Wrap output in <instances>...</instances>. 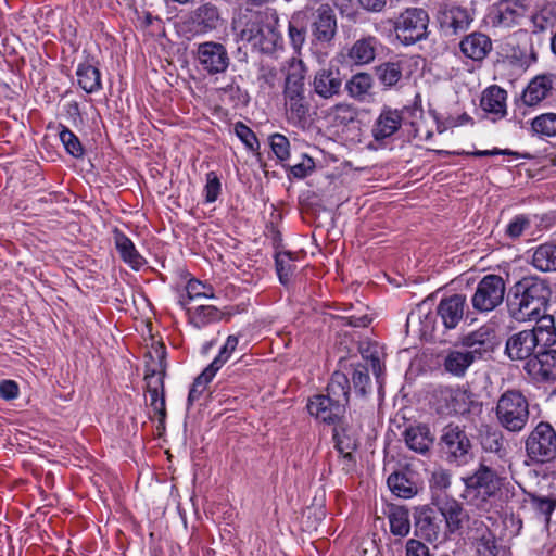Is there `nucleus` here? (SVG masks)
I'll use <instances>...</instances> for the list:
<instances>
[{"mask_svg":"<svg viewBox=\"0 0 556 556\" xmlns=\"http://www.w3.org/2000/svg\"><path fill=\"white\" fill-rule=\"evenodd\" d=\"M552 295L547 279L536 275L525 276L508 291L507 309L517 321L538 319L545 311Z\"/></svg>","mask_w":556,"mask_h":556,"instance_id":"obj_1","label":"nucleus"},{"mask_svg":"<svg viewBox=\"0 0 556 556\" xmlns=\"http://www.w3.org/2000/svg\"><path fill=\"white\" fill-rule=\"evenodd\" d=\"M506 466L493 464L491 457H482L472 473L463 477V497L479 508L496 497L507 483Z\"/></svg>","mask_w":556,"mask_h":556,"instance_id":"obj_2","label":"nucleus"},{"mask_svg":"<svg viewBox=\"0 0 556 556\" xmlns=\"http://www.w3.org/2000/svg\"><path fill=\"white\" fill-rule=\"evenodd\" d=\"M556 344V328L551 315L539 318L538 324L528 330H522L510 336L505 345V353L510 359L526 361L546 346Z\"/></svg>","mask_w":556,"mask_h":556,"instance_id":"obj_3","label":"nucleus"},{"mask_svg":"<svg viewBox=\"0 0 556 556\" xmlns=\"http://www.w3.org/2000/svg\"><path fill=\"white\" fill-rule=\"evenodd\" d=\"M306 64L299 58L288 61V70L283 85L285 109L289 121L295 124L305 123L309 115L311 103L306 96Z\"/></svg>","mask_w":556,"mask_h":556,"instance_id":"obj_4","label":"nucleus"},{"mask_svg":"<svg viewBox=\"0 0 556 556\" xmlns=\"http://www.w3.org/2000/svg\"><path fill=\"white\" fill-rule=\"evenodd\" d=\"M495 413L503 428L510 432H519L529 420V402L520 391L507 390L500 396Z\"/></svg>","mask_w":556,"mask_h":556,"instance_id":"obj_5","label":"nucleus"},{"mask_svg":"<svg viewBox=\"0 0 556 556\" xmlns=\"http://www.w3.org/2000/svg\"><path fill=\"white\" fill-rule=\"evenodd\" d=\"M439 445L445 459L451 464L462 466L471 457V441L465 428L453 422L446 425L441 431Z\"/></svg>","mask_w":556,"mask_h":556,"instance_id":"obj_6","label":"nucleus"},{"mask_svg":"<svg viewBox=\"0 0 556 556\" xmlns=\"http://www.w3.org/2000/svg\"><path fill=\"white\" fill-rule=\"evenodd\" d=\"M527 456L538 464L556 458V431L545 421L539 422L526 440Z\"/></svg>","mask_w":556,"mask_h":556,"instance_id":"obj_7","label":"nucleus"},{"mask_svg":"<svg viewBox=\"0 0 556 556\" xmlns=\"http://www.w3.org/2000/svg\"><path fill=\"white\" fill-rule=\"evenodd\" d=\"M504 279L494 274L484 276L477 285L471 296V305L477 313H490L498 307L505 296Z\"/></svg>","mask_w":556,"mask_h":556,"instance_id":"obj_8","label":"nucleus"},{"mask_svg":"<svg viewBox=\"0 0 556 556\" xmlns=\"http://www.w3.org/2000/svg\"><path fill=\"white\" fill-rule=\"evenodd\" d=\"M303 11L309 16V27L313 41L318 45H330L338 31L337 16L333 9L327 4L317 8L306 5Z\"/></svg>","mask_w":556,"mask_h":556,"instance_id":"obj_9","label":"nucleus"},{"mask_svg":"<svg viewBox=\"0 0 556 556\" xmlns=\"http://www.w3.org/2000/svg\"><path fill=\"white\" fill-rule=\"evenodd\" d=\"M429 15L424 9L412 8L402 12L394 23L396 37L404 45H413L426 38Z\"/></svg>","mask_w":556,"mask_h":556,"instance_id":"obj_10","label":"nucleus"},{"mask_svg":"<svg viewBox=\"0 0 556 556\" xmlns=\"http://www.w3.org/2000/svg\"><path fill=\"white\" fill-rule=\"evenodd\" d=\"M194 59L202 71L210 76L225 74L230 65L227 48L218 41H204L197 45Z\"/></svg>","mask_w":556,"mask_h":556,"instance_id":"obj_11","label":"nucleus"},{"mask_svg":"<svg viewBox=\"0 0 556 556\" xmlns=\"http://www.w3.org/2000/svg\"><path fill=\"white\" fill-rule=\"evenodd\" d=\"M160 353V371L156 369L147 368L144 374V380L147 382V392L150 396V406L153 408L155 414L160 416V419L166 417L165 396H164V375L165 368L163 366V359L165 357V349L162 345L161 350H156Z\"/></svg>","mask_w":556,"mask_h":556,"instance_id":"obj_12","label":"nucleus"},{"mask_svg":"<svg viewBox=\"0 0 556 556\" xmlns=\"http://www.w3.org/2000/svg\"><path fill=\"white\" fill-rule=\"evenodd\" d=\"M312 86L319 98L329 100L342 93L344 77L338 66L328 65L315 72Z\"/></svg>","mask_w":556,"mask_h":556,"instance_id":"obj_13","label":"nucleus"},{"mask_svg":"<svg viewBox=\"0 0 556 556\" xmlns=\"http://www.w3.org/2000/svg\"><path fill=\"white\" fill-rule=\"evenodd\" d=\"M495 331L489 325H483L460 339L462 348L472 355L475 361L481 359L485 354L493 352L495 348Z\"/></svg>","mask_w":556,"mask_h":556,"instance_id":"obj_14","label":"nucleus"},{"mask_svg":"<svg viewBox=\"0 0 556 556\" xmlns=\"http://www.w3.org/2000/svg\"><path fill=\"white\" fill-rule=\"evenodd\" d=\"M441 518L429 506L417 507L414 511V534L427 542H435L441 534Z\"/></svg>","mask_w":556,"mask_h":556,"instance_id":"obj_15","label":"nucleus"},{"mask_svg":"<svg viewBox=\"0 0 556 556\" xmlns=\"http://www.w3.org/2000/svg\"><path fill=\"white\" fill-rule=\"evenodd\" d=\"M439 22L445 33L456 35L468 29L472 22V15L466 8L444 3L439 10Z\"/></svg>","mask_w":556,"mask_h":556,"instance_id":"obj_16","label":"nucleus"},{"mask_svg":"<svg viewBox=\"0 0 556 556\" xmlns=\"http://www.w3.org/2000/svg\"><path fill=\"white\" fill-rule=\"evenodd\" d=\"M525 370L534 379L556 381V349L546 346L525 364Z\"/></svg>","mask_w":556,"mask_h":556,"instance_id":"obj_17","label":"nucleus"},{"mask_svg":"<svg viewBox=\"0 0 556 556\" xmlns=\"http://www.w3.org/2000/svg\"><path fill=\"white\" fill-rule=\"evenodd\" d=\"M437 316V312L433 313L429 304H419L408 314L406 328L421 339L428 340L433 336Z\"/></svg>","mask_w":556,"mask_h":556,"instance_id":"obj_18","label":"nucleus"},{"mask_svg":"<svg viewBox=\"0 0 556 556\" xmlns=\"http://www.w3.org/2000/svg\"><path fill=\"white\" fill-rule=\"evenodd\" d=\"M479 440L482 451L486 454L485 457H491L493 464L504 466L508 464L507 442L500 430L485 427L480 430Z\"/></svg>","mask_w":556,"mask_h":556,"instance_id":"obj_19","label":"nucleus"},{"mask_svg":"<svg viewBox=\"0 0 556 556\" xmlns=\"http://www.w3.org/2000/svg\"><path fill=\"white\" fill-rule=\"evenodd\" d=\"M466 308V295L456 293L445 296L440 301L437 307V315L441 318L446 329H454L463 320Z\"/></svg>","mask_w":556,"mask_h":556,"instance_id":"obj_20","label":"nucleus"},{"mask_svg":"<svg viewBox=\"0 0 556 556\" xmlns=\"http://www.w3.org/2000/svg\"><path fill=\"white\" fill-rule=\"evenodd\" d=\"M308 413L316 419L328 425H336L345 410L324 394L314 395L307 403Z\"/></svg>","mask_w":556,"mask_h":556,"instance_id":"obj_21","label":"nucleus"},{"mask_svg":"<svg viewBox=\"0 0 556 556\" xmlns=\"http://www.w3.org/2000/svg\"><path fill=\"white\" fill-rule=\"evenodd\" d=\"M434 504L438 506L439 515L444 518L446 530L450 533L463 528L464 522L468 519V514L462 503L453 497L445 496L438 498Z\"/></svg>","mask_w":556,"mask_h":556,"instance_id":"obj_22","label":"nucleus"},{"mask_svg":"<svg viewBox=\"0 0 556 556\" xmlns=\"http://www.w3.org/2000/svg\"><path fill=\"white\" fill-rule=\"evenodd\" d=\"M438 397L445 403L447 414H465L470 410V404L475 403L472 393L462 388H441Z\"/></svg>","mask_w":556,"mask_h":556,"instance_id":"obj_23","label":"nucleus"},{"mask_svg":"<svg viewBox=\"0 0 556 556\" xmlns=\"http://www.w3.org/2000/svg\"><path fill=\"white\" fill-rule=\"evenodd\" d=\"M555 81V74H542L535 76L533 79H531L522 93L523 103L528 106L539 104L549 96Z\"/></svg>","mask_w":556,"mask_h":556,"instance_id":"obj_24","label":"nucleus"},{"mask_svg":"<svg viewBox=\"0 0 556 556\" xmlns=\"http://www.w3.org/2000/svg\"><path fill=\"white\" fill-rule=\"evenodd\" d=\"M219 11L213 3H204L194 9L189 16V23L197 33H208L218 27Z\"/></svg>","mask_w":556,"mask_h":556,"instance_id":"obj_25","label":"nucleus"},{"mask_svg":"<svg viewBox=\"0 0 556 556\" xmlns=\"http://www.w3.org/2000/svg\"><path fill=\"white\" fill-rule=\"evenodd\" d=\"M401 125V112L399 110L384 106L372 126V137L376 141H383L394 135L400 129Z\"/></svg>","mask_w":556,"mask_h":556,"instance_id":"obj_26","label":"nucleus"},{"mask_svg":"<svg viewBox=\"0 0 556 556\" xmlns=\"http://www.w3.org/2000/svg\"><path fill=\"white\" fill-rule=\"evenodd\" d=\"M379 40L371 35L357 39L348 51L349 61L358 66L370 64L377 53Z\"/></svg>","mask_w":556,"mask_h":556,"instance_id":"obj_27","label":"nucleus"},{"mask_svg":"<svg viewBox=\"0 0 556 556\" xmlns=\"http://www.w3.org/2000/svg\"><path fill=\"white\" fill-rule=\"evenodd\" d=\"M459 47L466 58L482 61L492 50V41L482 33H472L460 41Z\"/></svg>","mask_w":556,"mask_h":556,"instance_id":"obj_28","label":"nucleus"},{"mask_svg":"<svg viewBox=\"0 0 556 556\" xmlns=\"http://www.w3.org/2000/svg\"><path fill=\"white\" fill-rule=\"evenodd\" d=\"M506 99L507 92L504 89L492 86L482 93L480 105L484 112L493 115V121H496L506 115Z\"/></svg>","mask_w":556,"mask_h":556,"instance_id":"obj_29","label":"nucleus"},{"mask_svg":"<svg viewBox=\"0 0 556 556\" xmlns=\"http://www.w3.org/2000/svg\"><path fill=\"white\" fill-rule=\"evenodd\" d=\"M403 435L407 447L422 455L429 452L434 441L427 425L412 426L404 431Z\"/></svg>","mask_w":556,"mask_h":556,"instance_id":"obj_30","label":"nucleus"},{"mask_svg":"<svg viewBox=\"0 0 556 556\" xmlns=\"http://www.w3.org/2000/svg\"><path fill=\"white\" fill-rule=\"evenodd\" d=\"M522 14V4L518 0H502L491 13L494 26L510 27Z\"/></svg>","mask_w":556,"mask_h":556,"instance_id":"obj_31","label":"nucleus"},{"mask_svg":"<svg viewBox=\"0 0 556 556\" xmlns=\"http://www.w3.org/2000/svg\"><path fill=\"white\" fill-rule=\"evenodd\" d=\"M309 16L303 10L294 12L288 24V37L295 53L300 54L306 42Z\"/></svg>","mask_w":556,"mask_h":556,"instance_id":"obj_32","label":"nucleus"},{"mask_svg":"<svg viewBox=\"0 0 556 556\" xmlns=\"http://www.w3.org/2000/svg\"><path fill=\"white\" fill-rule=\"evenodd\" d=\"M403 63L387 61L374 67V74L383 90L397 88L403 78Z\"/></svg>","mask_w":556,"mask_h":556,"instance_id":"obj_33","label":"nucleus"},{"mask_svg":"<svg viewBox=\"0 0 556 556\" xmlns=\"http://www.w3.org/2000/svg\"><path fill=\"white\" fill-rule=\"evenodd\" d=\"M530 264L541 273L556 271V242L549 241L533 248Z\"/></svg>","mask_w":556,"mask_h":556,"instance_id":"obj_34","label":"nucleus"},{"mask_svg":"<svg viewBox=\"0 0 556 556\" xmlns=\"http://www.w3.org/2000/svg\"><path fill=\"white\" fill-rule=\"evenodd\" d=\"M114 242L121 258L132 269L138 270L144 264V258L137 251L134 242L121 230H114Z\"/></svg>","mask_w":556,"mask_h":556,"instance_id":"obj_35","label":"nucleus"},{"mask_svg":"<svg viewBox=\"0 0 556 556\" xmlns=\"http://www.w3.org/2000/svg\"><path fill=\"white\" fill-rule=\"evenodd\" d=\"M350 380L349 377L341 371H334L331 376L330 381L326 388V396L334 402L336 404L343 406L345 410L350 399Z\"/></svg>","mask_w":556,"mask_h":556,"instance_id":"obj_36","label":"nucleus"},{"mask_svg":"<svg viewBox=\"0 0 556 556\" xmlns=\"http://www.w3.org/2000/svg\"><path fill=\"white\" fill-rule=\"evenodd\" d=\"M390 491L402 498H410L418 493V484L413 480L410 471H395L388 477Z\"/></svg>","mask_w":556,"mask_h":556,"instance_id":"obj_37","label":"nucleus"},{"mask_svg":"<svg viewBox=\"0 0 556 556\" xmlns=\"http://www.w3.org/2000/svg\"><path fill=\"white\" fill-rule=\"evenodd\" d=\"M372 88L374 78L366 72L356 73L344 83L348 94L359 102L365 101L371 94Z\"/></svg>","mask_w":556,"mask_h":556,"instance_id":"obj_38","label":"nucleus"},{"mask_svg":"<svg viewBox=\"0 0 556 556\" xmlns=\"http://www.w3.org/2000/svg\"><path fill=\"white\" fill-rule=\"evenodd\" d=\"M475 362L472 355H469L464 349H454L450 350L444 357L443 367L455 377H464Z\"/></svg>","mask_w":556,"mask_h":556,"instance_id":"obj_39","label":"nucleus"},{"mask_svg":"<svg viewBox=\"0 0 556 556\" xmlns=\"http://www.w3.org/2000/svg\"><path fill=\"white\" fill-rule=\"evenodd\" d=\"M78 86L87 93H94L102 89L101 73L94 65L85 62L76 70Z\"/></svg>","mask_w":556,"mask_h":556,"instance_id":"obj_40","label":"nucleus"},{"mask_svg":"<svg viewBox=\"0 0 556 556\" xmlns=\"http://www.w3.org/2000/svg\"><path fill=\"white\" fill-rule=\"evenodd\" d=\"M390 531L393 535L404 538L410 531L409 511L404 506H391L388 514Z\"/></svg>","mask_w":556,"mask_h":556,"instance_id":"obj_41","label":"nucleus"},{"mask_svg":"<svg viewBox=\"0 0 556 556\" xmlns=\"http://www.w3.org/2000/svg\"><path fill=\"white\" fill-rule=\"evenodd\" d=\"M333 440L338 452L356 451L359 445L358 433L355 429L339 425L333 429Z\"/></svg>","mask_w":556,"mask_h":556,"instance_id":"obj_42","label":"nucleus"},{"mask_svg":"<svg viewBox=\"0 0 556 556\" xmlns=\"http://www.w3.org/2000/svg\"><path fill=\"white\" fill-rule=\"evenodd\" d=\"M275 264L279 281L286 286L296 268L292 253L289 251L276 253Z\"/></svg>","mask_w":556,"mask_h":556,"instance_id":"obj_43","label":"nucleus"},{"mask_svg":"<svg viewBox=\"0 0 556 556\" xmlns=\"http://www.w3.org/2000/svg\"><path fill=\"white\" fill-rule=\"evenodd\" d=\"M328 116L333 126H348L356 119L357 111L349 103H338L330 108Z\"/></svg>","mask_w":556,"mask_h":556,"instance_id":"obj_44","label":"nucleus"},{"mask_svg":"<svg viewBox=\"0 0 556 556\" xmlns=\"http://www.w3.org/2000/svg\"><path fill=\"white\" fill-rule=\"evenodd\" d=\"M222 317L219 309L213 305L198 306L190 317L191 324L201 329L211 323L218 321Z\"/></svg>","mask_w":556,"mask_h":556,"instance_id":"obj_45","label":"nucleus"},{"mask_svg":"<svg viewBox=\"0 0 556 556\" xmlns=\"http://www.w3.org/2000/svg\"><path fill=\"white\" fill-rule=\"evenodd\" d=\"M256 35L254 47H257L264 53L273 52L280 39L279 33L270 25H263Z\"/></svg>","mask_w":556,"mask_h":556,"instance_id":"obj_46","label":"nucleus"},{"mask_svg":"<svg viewBox=\"0 0 556 556\" xmlns=\"http://www.w3.org/2000/svg\"><path fill=\"white\" fill-rule=\"evenodd\" d=\"M528 502L534 511L545 517L546 522L549 521L551 515L556 508V495L543 496L528 493Z\"/></svg>","mask_w":556,"mask_h":556,"instance_id":"obj_47","label":"nucleus"},{"mask_svg":"<svg viewBox=\"0 0 556 556\" xmlns=\"http://www.w3.org/2000/svg\"><path fill=\"white\" fill-rule=\"evenodd\" d=\"M59 137L61 142L63 143L66 152L71 154L73 157L80 159L85 154L84 147L79 140V138L67 127L61 125Z\"/></svg>","mask_w":556,"mask_h":556,"instance_id":"obj_48","label":"nucleus"},{"mask_svg":"<svg viewBox=\"0 0 556 556\" xmlns=\"http://www.w3.org/2000/svg\"><path fill=\"white\" fill-rule=\"evenodd\" d=\"M532 130L545 137L556 136V113H544L533 118Z\"/></svg>","mask_w":556,"mask_h":556,"instance_id":"obj_49","label":"nucleus"},{"mask_svg":"<svg viewBox=\"0 0 556 556\" xmlns=\"http://www.w3.org/2000/svg\"><path fill=\"white\" fill-rule=\"evenodd\" d=\"M430 489L433 494V500L442 498L441 494L451 485V473L448 470L439 468L434 470L429 480Z\"/></svg>","mask_w":556,"mask_h":556,"instance_id":"obj_50","label":"nucleus"},{"mask_svg":"<svg viewBox=\"0 0 556 556\" xmlns=\"http://www.w3.org/2000/svg\"><path fill=\"white\" fill-rule=\"evenodd\" d=\"M239 339L237 336H228L225 344L219 350L218 355L207 366L213 372H217L224 364L230 358L232 352L237 349Z\"/></svg>","mask_w":556,"mask_h":556,"instance_id":"obj_51","label":"nucleus"},{"mask_svg":"<svg viewBox=\"0 0 556 556\" xmlns=\"http://www.w3.org/2000/svg\"><path fill=\"white\" fill-rule=\"evenodd\" d=\"M215 372H213L210 368H205L193 381L189 394H188V406H191L194 401L199 400L207 384L215 377Z\"/></svg>","mask_w":556,"mask_h":556,"instance_id":"obj_52","label":"nucleus"},{"mask_svg":"<svg viewBox=\"0 0 556 556\" xmlns=\"http://www.w3.org/2000/svg\"><path fill=\"white\" fill-rule=\"evenodd\" d=\"M476 556H497L496 539L489 529L477 539Z\"/></svg>","mask_w":556,"mask_h":556,"instance_id":"obj_53","label":"nucleus"},{"mask_svg":"<svg viewBox=\"0 0 556 556\" xmlns=\"http://www.w3.org/2000/svg\"><path fill=\"white\" fill-rule=\"evenodd\" d=\"M186 292L189 300L198 298L213 299L214 289L211 285H205L198 279H190L186 285Z\"/></svg>","mask_w":556,"mask_h":556,"instance_id":"obj_54","label":"nucleus"},{"mask_svg":"<svg viewBox=\"0 0 556 556\" xmlns=\"http://www.w3.org/2000/svg\"><path fill=\"white\" fill-rule=\"evenodd\" d=\"M530 226L531 222L529 217L526 215H517L506 226L505 233L507 237L515 240L520 238Z\"/></svg>","mask_w":556,"mask_h":556,"instance_id":"obj_55","label":"nucleus"},{"mask_svg":"<svg viewBox=\"0 0 556 556\" xmlns=\"http://www.w3.org/2000/svg\"><path fill=\"white\" fill-rule=\"evenodd\" d=\"M235 134L237 137L243 142V144L251 151H255L258 149L260 143L255 136V134L252 131L250 127H248L242 122H237L235 124Z\"/></svg>","mask_w":556,"mask_h":556,"instance_id":"obj_56","label":"nucleus"},{"mask_svg":"<svg viewBox=\"0 0 556 556\" xmlns=\"http://www.w3.org/2000/svg\"><path fill=\"white\" fill-rule=\"evenodd\" d=\"M270 148L274 154L280 161H286L290 156V142L288 138L281 134H274L269 138Z\"/></svg>","mask_w":556,"mask_h":556,"instance_id":"obj_57","label":"nucleus"},{"mask_svg":"<svg viewBox=\"0 0 556 556\" xmlns=\"http://www.w3.org/2000/svg\"><path fill=\"white\" fill-rule=\"evenodd\" d=\"M220 180L215 172L206 174V184L204 187L205 202L213 203L217 200L220 193Z\"/></svg>","mask_w":556,"mask_h":556,"instance_id":"obj_58","label":"nucleus"},{"mask_svg":"<svg viewBox=\"0 0 556 556\" xmlns=\"http://www.w3.org/2000/svg\"><path fill=\"white\" fill-rule=\"evenodd\" d=\"M219 91L228 96V98L231 100V102L237 105L239 103L245 104L248 102L249 96L248 92L244 91L238 84L232 80L230 84L226 85L225 87H222Z\"/></svg>","mask_w":556,"mask_h":556,"instance_id":"obj_59","label":"nucleus"},{"mask_svg":"<svg viewBox=\"0 0 556 556\" xmlns=\"http://www.w3.org/2000/svg\"><path fill=\"white\" fill-rule=\"evenodd\" d=\"M354 389L361 395H365L370 387V377L365 367L355 368L352 374Z\"/></svg>","mask_w":556,"mask_h":556,"instance_id":"obj_60","label":"nucleus"},{"mask_svg":"<svg viewBox=\"0 0 556 556\" xmlns=\"http://www.w3.org/2000/svg\"><path fill=\"white\" fill-rule=\"evenodd\" d=\"M315 168L314 160L307 154L302 155V160L299 163L290 166V173L299 179L308 176Z\"/></svg>","mask_w":556,"mask_h":556,"instance_id":"obj_61","label":"nucleus"},{"mask_svg":"<svg viewBox=\"0 0 556 556\" xmlns=\"http://www.w3.org/2000/svg\"><path fill=\"white\" fill-rule=\"evenodd\" d=\"M405 556H433L429 547L417 539H409L405 544Z\"/></svg>","mask_w":556,"mask_h":556,"instance_id":"obj_62","label":"nucleus"},{"mask_svg":"<svg viewBox=\"0 0 556 556\" xmlns=\"http://www.w3.org/2000/svg\"><path fill=\"white\" fill-rule=\"evenodd\" d=\"M278 78V73L275 67L262 66L258 74V81L261 86H266L267 88H275Z\"/></svg>","mask_w":556,"mask_h":556,"instance_id":"obj_63","label":"nucleus"},{"mask_svg":"<svg viewBox=\"0 0 556 556\" xmlns=\"http://www.w3.org/2000/svg\"><path fill=\"white\" fill-rule=\"evenodd\" d=\"M18 386L13 380H2L0 382V397L5 401L14 400L18 396Z\"/></svg>","mask_w":556,"mask_h":556,"instance_id":"obj_64","label":"nucleus"}]
</instances>
